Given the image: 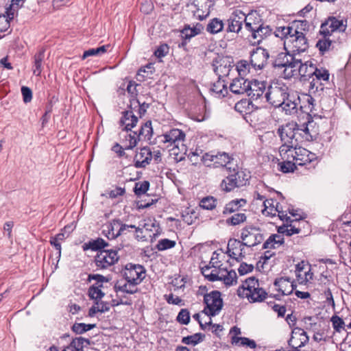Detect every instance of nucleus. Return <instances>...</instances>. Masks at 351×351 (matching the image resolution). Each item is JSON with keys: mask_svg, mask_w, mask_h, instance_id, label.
<instances>
[{"mask_svg": "<svg viewBox=\"0 0 351 351\" xmlns=\"http://www.w3.org/2000/svg\"><path fill=\"white\" fill-rule=\"evenodd\" d=\"M119 248L100 250L95 256V264L100 269H106L115 264L119 256L118 250Z\"/></svg>", "mask_w": 351, "mask_h": 351, "instance_id": "9d476101", "label": "nucleus"}, {"mask_svg": "<svg viewBox=\"0 0 351 351\" xmlns=\"http://www.w3.org/2000/svg\"><path fill=\"white\" fill-rule=\"evenodd\" d=\"M169 47L167 44L160 45L155 51L154 54L158 58L165 57L169 53Z\"/></svg>", "mask_w": 351, "mask_h": 351, "instance_id": "774afa93", "label": "nucleus"}, {"mask_svg": "<svg viewBox=\"0 0 351 351\" xmlns=\"http://www.w3.org/2000/svg\"><path fill=\"white\" fill-rule=\"evenodd\" d=\"M232 343L246 346L250 348H255L256 346V342L254 340H251L247 337H232Z\"/></svg>", "mask_w": 351, "mask_h": 351, "instance_id": "49530a36", "label": "nucleus"}, {"mask_svg": "<svg viewBox=\"0 0 351 351\" xmlns=\"http://www.w3.org/2000/svg\"><path fill=\"white\" fill-rule=\"evenodd\" d=\"M241 239L242 241L234 240L233 245L239 247H254L261 243L265 237L259 228L248 226L241 230Z\"/></svg>", "mask_w": 351, "mask_h": 351, "instance_id": "39448f33", "label": "nucleus"}, {"mask_svg": "<svg viewBox=\"0 0 351 351\" xmlns=\"http://www.w3.org/2000/svg\"><path fill=\"white\" fill-rule=\"evenodd\" d=\"M242 247H239L237 245H233V242L231 244L230 243H228V253L229 254V256L230 257L238 260L239 256H242Z\"/></svg>", "mask_w": 351, "mask_h": 351, "instance_id": "5fc2aeb1", "label": "nucleus"}, {"mask_svg": "<svg viewBox=\"0 0 351 351\" xmlns=\"http://www.w3.org/2000/svg\"><path fill=\"white\" fill-rule=\"evenodd\" d=\"M313 121H308L301 125L298 124V131L300 136V143L303 141H312L316 138L317 130L313 129Z\"/></svg>", "mask_w": 351, "mask_h": 351, "instance_id": "6ab92c4d", "label": "nucleus"}, {"mask_svg": "<svg viewBox=\"0 0 351 351\" xmlns=\"http://www.w3.org/2000/svg\"><path fill=\"white\" fill-rule=\"evenodd\" d=\"M266 100L274 107H281L287 114L297 112L300 97L289 93L288 87L281 82H273L265 95Z\"/></svg>", "mask_w": 351, "mask_h": 351, "instance_id": "f257e3e1", "label": "nucleus"}, {"mask_svg": "<svg viewBox=\"0 0 351 351\" xmlns=\"http://www.w3.org/2000/svg\"><path fill=\"white\" fill-rule=\"evenodd\" d=\"M177 320L182 324H188L190 321L189 311L186 308L181 309L178 315Z\"/></svg>", "mask_w": 351, "mask_h": 351, "instance_id": "e2e57ef3", "label": "nucleus"}, {"mask_svg": "<svg viewBox=\"0 0 351 351\" xmlns=\"http://www.w3.org/2000/svg\"><path fill=\"white\" fill-rule=\"evenodd\" d=\"M237 295L241 298H247L250 302H262L267 293L259 287L255 278H249L238 288Z\"/></svg>", "mask_w": 351, "mask_h": 351, "instance_id": "7ed1b4c3", "label": "nucleus"}, {"mask_svg": "<svg viewBox=\"0 0 351 351\" xmlns=\"http://www.w3.org/2000/svg\"><path fill=\"white\" fill-rule=\"evenodd\" d=\"M282 145H298L300 143V136L298 131V123L290 122L280 126L278 130Z\"/></svg>", "mask_w": 351, "mask_h": 351, "instance_id": "0eeeda50", "label": "nucleus"}, {"mask_svg": "<svg viewBox=\"0 0 351 351\" xmlns=\"http://www.w3.org/2000/svg\"><path fill=\"white\" fill-rule=\"evenodd\" d=\"M284 243V239L280 234H272L263 243L264 249H275Z\"/></svg>", "mask_w": 351, "mask_h": 351, "instance_id": "c9c22d12", "label": "nucleus"}, {"mask_svg": "<svg viewBox=\"0 0 351 351\" xmlns=\"http://www.w3.org/2000/svg\"><path fill=\"white\" fill-rule=\"evenodd\" d=\"M280 170L283 173L293 172L296 168V164L294 162L289 160H282L278 163Z\"/></svg>", "mask_w": 351, "mask_h": 351, "instance_id": "bf43d9fd", "label": "nucleus"}, {"mask_svg": "<svg viewBox=\"0 0 351 351\" xmlns=\"http://www.w3.org/2000/svg\"><path fill=\"white\" fill-rule=\"evenodd\" d=\"M202 341V336L200 333H195L193 335L184 337L182 339V342L184 344L196 345Z\"/></svg>", "mask_w": 351, "mask_h": 351, "instance_id": "052dcab7", "label": "nucleus"}, {"mask_svg": "<svg viewBox=\"0 0 351 351\" xmlns=\"http://www.w3.org/2000/svg\"><path fill=\"white\" fill-rule=\"evenodd\" d=\"M223 25L221 20L215 18L207 25L206 30L210 34H217L223 29Z\"/></svg>", "mask_w": 351, "mask_h": 351, "instance_id": "a19ab883", "label": "nucleus"}, {"mask_svg": "<svg viewBox=\"0 0 351 351\" xmlns=\"http://www.w3.org/2000/svg\"><path fill=\"white\" fill-rule=\"evenodd\" d=\"M18 9L19 8H16V6L10 4V6L6 8L5 14H3V16H0V21L3 20L5 23L3 28L0 29L1 32L6 29L10 26V21L14 19L15 13L18 11Z\"/></svg>", "mask_w": 351, "mask_h": 351, "instance_id": "4c0bfd02", "label": "nucleus"}, {"mask_svg": "<svg viewBox=\"0 0 351 351\" xmlns=\"http://www.w3.org/2000/svg\"><path fill=\"white\" fill-rule=\"evenodd\" d=\"M125 281L136 286L140 284L145 276V269L141 265L128 264L123 271Z\"/></svg>", "mask_w": 351, "mask_h": 351, "instance_id": "9b49d317", "label": "nucleus"}, {"mask_svg": "<svg viewBox=\"0 0 351 351\" xmlns=\"http://www.w3.org/2000/svg\"><path fill=\"white\" fill-rule=\"evenodd\" d=\"M280 30L281 27H276L274 34L276 37L284 40V48L286 51L297 56L308 49V41L304 32H291L287 34L285 32L284 34Z\"/></svg>", "mask_w": 351, "mask_h": 351, "instance_id": "f03ea898", "label": "nucleus"}, {"mask_svg": "<svg viewBox=\"0 0 351 351\" xmlns=\"http://www.w3.org/2000/svg\"><path fill=\"white\" fill-rule=\"evenodd\" d=\"M268 51L261 47H257L251 53L250 62L255 69H262L267 64L269 58Z\"/></svg>", "mask_w": 351, "mask_h": 351, "instance_id": "f3484780", "label": "nucleus"}, {"mask_svg": "<svg viewBox=\"0 0 351 351\" xmlns=\"http://www.w3.org/2000/svg\"><path fill=\"white\" fill-rule=\"evenodd\" d=\"M221 278H220V280H223L226 285H232L233 282L235 281L236 278V273L231 270V271H227L226 269H222Z\"/></svg>", "mask_w": 351, "mask_h": 351, "instance_id": "3c124183", "label": "nucleus"}, {"mask_svg": "<svg viewBox=\"0 0 351 351\" xmlns=\"http://www.w3.org/2000/svg\"><path fill=\"white\" fill-rule=\"evenodd\" d=\"M322 36L323 37L318 40L316 43V47L319 49L320 53L324 54L330 49L332 41L330 39V36Z\"/></svg>", "mask_w": 351, "mask_h": 351, "instance_id": "ea45409f", "label": "nucleus"}, {"mask_svg": "<svg viewBox=\"0 0 351 351\" xmlns=\"http://www.w3.org/2000/svg\"><path fill=\"white\" fill-rule=\"evenodd\" d=\"M149 186V183L147 181L137 182L135 184L134 191L136 195H141L147 191Z\"/></svg>", "mask_w": 351, "mask_h": 351, "instance_id": "680f3d73", "label": "nucleus"}, {"mask_svg": "<svg viewBox=\"0 0 351 351\" xmlns=\"http://www.w3.org/2000/svg\"><path fill=\"white\" fill-rule=\"evenodd\" d=\"M84 343L90 345V341L82 337L75 338L63 351H83Z\"/></svg>", "mask_w": 351, "mask_h": 351, "instance_id": "72a5a7b5", "label": "nucleus"}, {"mask_svg": "<svg viewBox=\"0 0 351 351\" xmlns=\"http://www.w3.org/2000/svg\"><path fill=\"white\" fill-rule=\"evenodd\" d=\"M162 141L163 143H169L170 146H173L171 150L176 148L179 149L180 145L184 146L183 141L185 138V134L181 130L172 129L162 136Z\"/></svg>", "mask_w": 351, "mask_h": 351, "instance_id": "4468645a", "label": "nucleus"}, {"mask_svg": "<svg viewBox=\"0 0 351 351\" xmlns=\"http://www.w3.org/2000/svg\"><path fill=\"white\" fill-rule=\"evenodd\" d=\"M141 141L139 136L135 132L130 133L125 136V141L128 142L125 146V149H132L136 146L138 142Z\"/></svg>", "mask_w": 351, "mask_h": 351, "instance_id": "a18cd8bd", "label": "nucleus"}, {"mask_svg": "<svg viewBox=\"0 0 351 351\" xmlns=\"http://www.w3.org/2000/svg\"><path fill=\"white\" fill-rule=\"evenodd\" d=\"M274 286L282 295H289L292 293L296 285L289 278L282 277L276 279L274 282Z\"/></svg>", "mask_w": 351, "mask_h": 351, "instance_id": "b1692460", "label": "nucleus"}, {"mask_svg": "<svg viewBox=\"0 0 351 351\" xmlns=\"http://www.w3.org/2000/svg\"><path fill=\"white\" fill-rule=\"evenodd\" d=\"M210 90L217 97H225L228 93L227 84L225 83V80L218 77V80L212 84Z\"/></svg>", "mask_w": 351, "mask_h": 351, "instance_id": "f704fd0d", "label": "nucleus"}, {"mask_svg": "<svg viewBox=\"0 0 351 351\" xmlns=\"http://www.w3.org/2000/svg\"><path fill=\"white\" fill-rule=\"evenodd\" d=\"M214 71L218 75V77L222 78L229 75L230 71L234 66L232 65V62L228 58H220L216 60L213 64Z\"/></svg>", "mask_w": 351, "mask_h": 351, "instance_id": "aec40b11", "label": "nucleus"}, {"mask_svg": "<svg viewBox=\"0 0 351 351\" xmlns=\"http://www.w3.org/2000/svg\"><path fill=\"white\" fill-rule=\"evenodd\" d=\"M281 30L284 33L287 34L291 32H308V23L306 20L302 21H294L290 25L287 26H280Z\"/></svg>", "mask_w": 351, "mask_h": 351, "instance_id": "bb28decb", "label": "nucleus"}, {"mask_svg": "<svg viewBox=\"0 0 351 351\" xmlns=\"http://www.w3.org/2000/svg\"><path fill=\"white\" fill-rule=\"evenodd\" d=\"M316 159L315 154L309 152L305 148L298 147L297 153L295 154L294 162L298 166H303L311 163Z\"/></svg>", "mask_w": 351, "mask_h": 351, "instance_id": "412c9836", "label": "nucleus"}, {"mask_svg": "<svg viewBox=\"0 0 351 351\" xmlns=\"http://www.w3.org/2000/svg\"><path fill=\"white\" fill-rule=\"evenodd\" d=\"M200 160L203 164L209 167H223L228 172H232L233 158L226 152H219L217 154L205 153L201 156Z\"/></svg>", "mask_w": 351, "mask_h": 351, "instance_id": "20e7f679", "label": "nucleus"}, {"mask_svg": "<svg viewBox=\"0 0 351 351\" xmlns=\"http://www.w3.org/2000/svg\"><path fill=\"white\" fill-rule=\"evenodd\" d=\"M45 58V49L40 50L38 53L34 55V70L33 73L36 76H39L41 74L43 70V62Z\"/></svg>", "mask_w": 351, "mask_h": 351, "instance_id": "e433bc0d", "label": "nucleus"}, {"mask_svg": "<svg viewBox=\"0 0 351 351\" xmlns=\"http://www.w3.org/2000/svg\"><path fill=\"white\" fill-rule=\"evenodd\" d=\"M265 88L266 86L264 82H259L258 80L250 81L248 90L246 94L250 97L251 102L265 99V97L263 96V94L265 90Z\"/></svg>", "mask_w": 351, "mask_h": 351, "instance_id": "2eb2a0df", "label": "nucleus"}, {"mask_svg": "<svg viewBox=\"0 0 351 351\" xmlns=\"http://www.w3.org/2000/svg\"><path fill=\"white\" fill-rule=\"evenodd\" d=\"M21 93L23 95V99L25 103H29L32 99V91L27 86H22Z\"/></svg>", "mask_w": 351, "mask_h": 351, "instance_id": "69168bd1", "label": "nucleus"}, {"mask_svg": "<svg viewBox=\"0 0 351 351\" xmlns=\"http://www.w3.org/2000/svg\"><path fill=\"white\" fill-rule=\"evenodd\" d=\"M298 145H281L279 147V154L282 160L294 162L295 154L297 153Z\"/></svg>", "mask_w": 351, "mask_h": 351, "instance_id": "a878e982", "label": "nucleus"}, {"mask_svg": "<svg viewBox=\"0 0 351 351\" xmlns=\"http://www.w3.org/2000/svg\"><path fill=\"white\" fill-rule=\"evenodd\" d=\"M102 287V285H99L98 286H95V285L90 287L88 289V296L95 300H97L101 299L104 293L101 290L100 287Z\"/></svg>", "mask_w": 351, "mask_h": 351, "instance_id": "8fccbe9b", "label": "nucleus"}, {"mask_svg": "<svg viewBox=\"0 0 351 351\" xmlns=\"http://www.w3.org/2000/svg\"><path fill=\"white\" fill-rule=\"evenodd\" d=\"M247 204L245 199H236L229 202L226 204L222 211L223 215L231 214L239 210L242 207H244Z\"/></svg>", "mask_w": 351, "mask_h": 351, "instance_id": "7c9ffc66", "label": "nucleus"}, {"mask_svg": "<svg viewBox=\"0 0 351 351\" xmlns=\"http://www.w3.org/2000/svg\"><path fill=\"white\" fill-rule=\"evenodd\" d=\"M152 160V152L149 147H144L136 151L134 158L136 168H145Z\"/></svg>", "mask_w": 351, "mask_h": 351, "instance_id": "a211bd4d", "label": "nucleus"}, {"mask_svg": "<svg viewBox=\"0 0 351 351\" xmlns=\"http://www.w3.org/2000/svg\"><path fill=\"white\" fill-rule=\"evenodd\" d=\"M248 178L247 175L242 171H239L237 165L232 168V172L224 178L221 183V188L223 191L230 192L235 188H239L246 184Z\"/></svg>", "mask_w": 351, "mask_h": 351, "instance_id": "423d86ee", "label": "nucleus"}, {"mask_svg": "<svg viewBox=\"0 0 351 351\" xmlns=\"http://www.w3.org/2000/svg\"><path fill=\"white\" fill-rule=\"evenodd\" d=\"M297 59V56L292 53H289V51L282 52L278 54L274 64L275 67H285V72H288L287 76L291 77L293 69L296 65L295 64H298Z\"/></svg>", "mask_w": 351, "mask_h": 351, "instance_id": "f8f14e48", "label": "nucleus"}, {"mask_svg": "<svg viewBox=\"0 0 351 351\" xmlns=\"http://www.w3.org/2000/svg\"><path fill=\"white\" fill-rule=\"evenodd\" d=\"M271 29L269 25H265L261 23L258 26L255 28L254 31L251 32L252 37L255 40V43H259L265 37L270 35Z\"/></svg>", "mask_w": 351, "mask_h": 351, "instance_id": "c756f323", "label": "nucleus"}, {"mask_svg": "<svg viewBox=\"0 0 351 351\" xmlns=\"http://www.w3.org/2000/svg\"><path fill=\"white\" fill-rule=\"evenodd\" d=\"M331 321L332 322L333 328L336 331L340 332L341 329L344 328V322L339 316H333L331 318Z\"/></svg>", "mask_w": 351, "mask_h": 351, "instance_id": "0e129e2a", "label": "nucleus"}, {"mask_svg": "<svg viewBox=\"0 0 351 351\" xmlns=\"http://www.w3.org/2000/svg\"><path fill=\"white\" fill-rule=\"evenodd\" d=\"M120 122L122 125L125 126L126 131L131 130L136 125L138 117L134 115L132 110H126L123 112Z\"/></svg>", "mask_w": 351, "mask_h": 351, "instance_id": "c85d7f7f", "label": "nucleus"}, {"mask_svg": "<svg viewBox=\"0 0 351 351\" xmlns=\"http://www.w3.org/2000/svg\"><path fill=\"white\" fill-rule=\"evenodd\" d=\"M199 206L206 210H213L216 207V199L211 196L204 197L199 203Z\"/></svg>", "mask_w": 351, "mask_h": 351, "instance_id": "4d7b16f0", "label": "nucleus"}, {"mask_svg": "<svg viewBox=\"0 0 351 351\" xmlns=\"http://www.w3.org/2000/svg\"><path fill=\"white\" fill-rule=\"evenodd\" d=\"M176 244L175 241L169 239H162L158 241L156 248L158 251H164L174 247Z\"/></svg>", "mask_w": 351, "mask_h": 351, "instance_id": "09e8293b", "label": "nucleus"}, {"mask_svg": "<svg viewBox=\"0 0 351 351\" xmlns=\"http://www.w3.org/2000/svg\"><path fill=\"white\" fill-rule=\"evenodd\" d=\"M109 244L103 239L98 238L95 240L90 241L88 243H85L83 246L84 250L91 249L92 250H103L104 247L108 246Z\"/></svg>", "mask_w": 351, "mask_h": 351, "instance_id": "58836bf2", "label": "nucleus"}, {"mask_svg": "<svg viewBox=\"0 0 351 351\" xmlns=\"http://www.w3.org/2000/svg\"><path fill=\"white\" fill-rule=\"evenodd\" d=\"M221 271L222 269H216V267L212 268L210 265H206L202 268V274L211 282L220 280Z\"/></svg>", "mask_w": 351, "mask_h": 351, "instance_id": "2f4dec72", "label": "nucleus"}, {"mask_svg": "<svg viewBox=\"0 0 351 351\" xmlns=\"http://www.w3.org/2000/svg\"><path fill=\"white\" fill-rule=\"evenodd\" d=\"M153 130L152 127V122L148 121L141 126L138 135L140 139L144 138L145 140H149L152 136Z\"/></svg>", "mask_w": 351, "mask_h": 351, "instance_id": "79ce46f5", "label": "nucleus"}, {"mask_svg": "<svg viewBox=\"0 0 351 351\" xmlns=\"http://www.w3.org/2000/svg\"><path fill=\"white\" fill-rule=\"evenodd\" d=\"M243 22V12L241 10H234L227 20L226 31L238 34L242 29Z\"/></svg>", "mask_w": 351, "mask_h": 351, "instance_id": "dca6fc26", "label": "nucleus"}, {"mask_svg": "<svg viewBox=\"0 0 351 351\" xmlns=\"http://www.w3.org/2000/svg\"><path fill=\"white\" fill-rule=\"evenodd\" d=\"M200 33V29L197 27H190L189 26L185 27L181 31V36L184 39H190L191 38L199 34Z\"/></svg>", "mask_w": 351, "mask_h": 351, "instance_id": "6e6d98bb", "label": "nucleus"}, {"mask_svg": "<svg viewBox=\"0 0 351 351\" xmlns=\"http://www.w3.org/2000/svg\"><path fill=\"white\" fill-rule=\"evenodd\" d=\"M114 290L117 293L133 294L137 291V287L135 285L127 281L119 280L114 285Z\"/></svg>", "mask_w": 351, "mask_h": 351, "instance_id": "473e14b6", "label": "nucleus"}, {"mask_svg": "<svg viewBox=\"0 0 351 351\" xmlns=\"http://www.w3.org/2000/svg\"><path fill=\"white\" fill-rule=\"evenodd\" d=\"M206 307L203 313L208 316L217 315L223 306V300L221 298V293L218 291H213L204 295V300Z\"/></svg>", "mask_w": 351, "mask_h": 351, "instance_id": "6e6552de", "label": "nucleus"}, {"mask_svg": "<svg viewBox=\"0 0 351 351\" xmlns=\"http://www.w3.org/2000/svg\"><path fill=\"white\" fill-rule=\"evenodd\" d=\"M108 47V45H103L95 49H89L84 52L82 59L84 60L89 56H101L107 51Z\"/></svg>", "mask_w": 351, "mask_h": 351, "instance_id": "c03bdc74", "label": "nucleus"}, {"mask_svg": "<svg viewBox=\"0 0 351 351\" xmlns=\"http://www.w3.org/2000/svg\"><path fill=\"white\" fill-rule=\"evenodd\" d=\"M296 62L298 64L293 68L291 76L298 73L304 80L313 77L316 71V66L311 60L302 62V60L298 58Z\"/></svg>", "mask_w": 351, "mask_h": 351, "instance_id": "ddd939ff", "label": "nucleus"}, {"mask_svg": "<svg viewBox=\"0 0 351 351\" xmlns=\"http://www.w3.org/2000/svg\"><path fill=\"white\" fill-rule=\"evenodd\" d=\"M249 82L243 77L235 78L230 84V91L235 95H243L247 93Z\"/></svg>", "mask_w": 351, "mask_h": 351, "instance_id": "393cba45", "label": "nucleus"}, {"mask_svg": "<svg viewBox=\"0 0 351 351\" xmlns=\"http://www.w3.org/2000/svg\"><path fill=\"white\" fill-rule=\"evenodd\" d=\"M308 341V337L306 332L300 328H296L292 332L289 340V345L292 348H302Z\"/></svg>", "mask_w": 351, "mask_h": 351, "instance_id": "5701e85b", "label": "nucleus"}, {"mask_svg": "<svg viewBox=\"0 0 351 351\" xmlns=\"http://www.w3.org/2000/svg\"><path fill=\"white\" fill-rule=\"evenodd\" d=\"M346 27V22H344L343 20L335 16H330L322 23L319 34L320 35L330 36L335 32H344Z\"/></svg>", "mask_w": 351, "mask_h": 351, "instance_id": "1a4fd4ad", "label": "nucleus"}, {"mask_svg": "<svg viewBox=\"0 0 351 351\" xmlns=\"http://www.w3.org/2000/svg\"><path fill=\"white\" fill-rule=\"evenodd\" d=\"M300 232V229L296 228L291 223L288 226H280L278 228V232L285 234L287 236H291L294 234H298Z\"/></svg>", "mask_w": 351, "mask_h": 351, "instance_id": "13d9d810", "label": "nucleus"}, {"mask_svg": "<svg viewBox=\"0 0 351 351\" xmlns=\"http://www.w3.org/2000/svg\"><path fill=\"white\" fill-rule=\"evenodd\" d=\"M310 95L307 96L306 102L309 104L308 108L311 110L314 108L315 99L312 95L316 96L317 94V84L315 82H311L309 88Z\"/></svg>", "mask_w": 351, "mask_h": 351, "instance_id": "de8ad7c7", "label": "nucleus"}, {"mask_svg": "<svg viewBox=\"0 0 351 351\" xmlns=\"http://www.w3.org/2000/svg\"><path fill=\"white\" fill-rule=\"evenodd\" d=\"M119 220H113L112 221L105 224L103 226V233L110 239H113L119 236Z\"/></svg>", "mask_w": 351, "mask_h": 351, "instance_id": "cd10ccee", "label": "nucleus"}, {"mask_svg": "<svg viewBox=\"0 0 351 351\" xmlns=\"http://www.w3.org/2000/svg\"><path fill=\"white\" fill-rule=\"evenodd\" d=\"M313 76H315V78H313L312 82H315L316 84H317V80L327 82L329 80L328 71L323 68L318 69L316 67V71L313 74Z\"/></svg>", "mask_w": 351, "mask_h": 351, "instance_id": "864d4df0", "label": "nucleus"}, {"mask_svg": "<svg viewBox=\"0 0 351 351\" xmlns=\"http://www.w3.org/2000/svg\"><path fill=\"white\" fill-rule=\"evenodd\" d=\"M95 327V324H86L84 323H75L72 326V330L76 334H82Z\"/></svg>", "mask_w": 351, "mask_h": 351, "instance_id": "603ef678", "label": "nucleus"}, {"mask_svg": "<svg viewBox=\"0 0 351 351\" xmlns=\"http://www.w3.org/2000/svg\"><path fill=\"white\" fill-rule=\"evenodd\" d=\"M154 9V5L151 0H145L141 3V11L144 14H149Z\"/></svg>", "mask_w": 351, "mask_h": 351, "instance_id": "338daca9", "label": "nucleus"}, {"mask_svg": "<svg viewBox=\"0 0 351 351\" xmlns=\"http://www.w3.org/2000/svg\"><path fill=\"white\" fill-rule=\"evenodd\" d=\"M243 18L245 27L250 32L254 31L255 28L263 23L260 14L255 10H252L248 14L243 12Z\"/></svg>", "mask_w": 351, "mask_h": 351, "instance_id": "4be33fe9", "label": "nucleus"}, {"mask_svg": "<svg viewBox=\"0 0 351 351\" xmlns=\"http://www.w3.org/2000/svg\"><path fill=\"white\" fill-rule=\"evenodd\" d=\"M247 216L244 213H237L226 219V223L230 226H237L244 223Z\"/></svg>", "mask_w": 351, "mask_h": 351, "instance_id": "37998d69", "label": "nucleus"}]
</instances>
